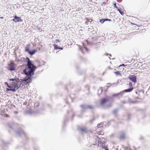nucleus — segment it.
I'll use <instances>...</instances> for the list:
<instances>
[{
  "label": "nucleus",
  "mask_w": 150,
  "mask_h": 150,
  "mask_svg": "<svg viewBox=\"0 0 150 150\" xmlns=\"http://www.w3.org/2000/svg\"><path fill=\"white\" fill-rule=\"evenodd\" d=\"M28 62L27 65V68H25L24 71L25 74L28 77H30L31 76L33 75L34 72L37 67L34 65L32 63V62L30 60L29 58H27Z\"/></svg>",
  "instance_id": "obj_1"
},
{
  "label": "nucleus",
  "mask_w": 150,
  "mask_h": 150,
  "mask_svg": "<svg viewBox=\"0 0 150 150\" xmlns=\"http://www.w3.org/2000/svg\"><path fill=\"white\" fill-rule=\"evenodd\" d=\"M10 81L9 83V85L7 82L5 83L6 84L7 87L8 88H6V91H12L14 92L16 91V90H18L19 88L18 86V83L19 82L18 79H9Z\"/></svg>",
  "instance_id": "obj_2"
},
{
  "label": "nucleus",
  "mask_w": 150,
  "mask_h": 150,
  "mask_svg": "<svg viewBox=\"0 0 150 150\" xmlns=\"http://www.w3.org/2000/svg\"><path fill=\"white\" fill-rule=\"evenodd\" d=\"M16 69L15 67V64L11 62L8 65V69L10 71L14 70Z\"/></svg>",
  "instance_id": "obj_3"
},
{
  "label": "nucleus",
  "mask_w": 150,
  "mask_h": 150,
  "mask_svg": "<svg viewBox=\"0 0 150 150\" xmlns=\"http://www.w3.org/2000/svg\"><path fill=\"white\" fill-rule=\"evenodd\" d=\"M14 19L13 20V21L15 22H22L23 21L22 19L20 17H19L16 16H15L14 17Z\"/></svg>",
  "instance_id": "obj_4"
},
{
  "label": "nucleus",
  "mask_w": 150,
  "mask_h": 150,
  "mask_svg": "<svg viewBox=\"0 0 150 150\" xmlns=\"http://www.w3.org/2000/svg\"><path fill=\"white\" fill-rule=\"evenodd\" d=\"M129 79L132 82L135 83L136 82V77L135 75H130L129 77Z\"/></svg>",
  "instance_id": "obj_5"
},
{
  "label": "nucleus",
  "mask_w": 150,
  "mask_h": 150,
  "mask_svg": "<svg viewBox=\"0 0 150 150\" xmlns=\"http://www.w3.org/2000/svg\"><path fill=\"white\" fill-rule=\"evenodd\" d=\"M108 97L103 98L101 100L100 104L101 105H103L108 102Z\"/></svg>",
  "instance_id": "obj_6"
},
{
  "label": "nucleus",
  "mask_w": 150,
  "mask_h": 150,
  "mask_svg": "<svg viewBox=\"0 0 150 150\" xmlns=\"http://www.w3.org/2000/svg\"><path fill=\"white\" fill-rule=\"evenodd\" d=\"M31 81V80L30 79H28L25 80L23 81V83L24 85H26L28 83H30Z\"/></svg>",
  "instance_id": "obj_7"
},
{
  "label": "nucleus",
  "mask_w": 150,
  "mask_h": 150,
  "mask_svg": "<svg viewBox=\"0 0 150 150\" xmlns=\"http://www.w3.org/2000/svg\"><path fill=\"white\" fill-rule=\"evenodd\" d=\"M100 138L98 136L95 139V144H93L94 145H98L99 144L100 142Z\"/></svg>",
  "instance_id": "obj_8"
},
{
  "label": "nucleus",
  "mask_w": 150,
  "mask_h": 150,
  "mask_svg": "<svg viewBox=\"0 0 150 150\" xmlns=\"http://www.w3.org/2000/svg\"><path fill=\"white\" fill-rule=\"evenodd\" d=\"M117 10L119 12L120 14L122 15H123L126 13V11L125 10H122V9L118 8Z\"/></svg>",
  "instance_id": "obj_9"
},
{
  "label": "nucleus",
  "mask_w": 150,
  "mask_h": 150,
  "mask_svg": "<svg viewBox=\"0 0 150 150\" xmlns=\"http://www.w3.org/2000/svg\"><path fill=\"white\" fill-rule=\"evenodd\" d=\"M85 19L86 21L85 22V24L86 25H88L89 22L91 23L93 21V20L92 19H89L87 18H85Z\"/></svg>",
  "instance_id": "obj_10"
},
{
  "label": "nucleus",
  "mask_w": 150,
  "mask_h": 150,
  "mask_svg": "<svg viewBox=\"0 0 150 150\" xmlns=\"http://www.w3.org/2000/svg\"><path fill=\"white\" fill-rule=\"evenodd\" d=\"M81 130L82 132L86 133L87 132V130L86 128L83 127L81 129Z\"/></svg>",
  "instance_id": "obj_11"
},
{
  "label": "nucleus",
  "mask_w": 150,
  "mask_h": 150,
  "mask_svg": "<svg viewBox=\"0 0 150 150\" xmlns=\"http://www.w3.org/2000/svg\"><path fill=\"white\" fill-rule=\"evenodd\" d=\"M122 96V92L114 94H113V97H117L119 96Z\"/></svg>",
  "instance_id": "obj_12"
},
{
  "label": "nucleus",
  "mask_w": 150,
  "mask_h": 150,
  "mask_svg": "<svg viewBox=\"0 0 150 150\" xmlns=\"http://www.w3.org/2000/svg\"><path fill=\"white\" fill-rule=\"evenodd\" d=\"M27 47H26L25 48V51L28 52V53L30 51L29 50V47L30 46V45L28 44L27 45Z\"/></svg>",
  "instance_id": "obj_13"
},
{
  "label": "nucleus",
  "mask_w": 150,
  "mask_h": 150,
  "mask_svg": "<svg viewBox=\"0 0 150 150\" xmlns=\"http://www.w3.org/2000/svg\"><path fill=\"white\" fill-rule=\"evenodd\" d=\"M53 45L54 46V49L55 50H57L58 49H60L61 50H62L63 49V48H61L59 46H58L57 45L54 44Z\"/></svg>",
  "instance_id": "obj_14"
},
{
  "label": "nucleus",
  "mask_w": 150,
  "mask_h": 150,
  "mask_svg": "<svg viewBox=\"0 0 150 150\" xmlns=\"http://www.w3.org/2000/svg\"><path fill=\"white\" fill-rule=\"evenodd\" d=\"M37 50H33L32 51H30V52L29 53V54L31 55H32L34 54H35V53L37 52Z\"/></svg>",
  "instance_id": "obj_15"
},
{
  "label": "nucleus",
  "mask_w": 150,
  "mask_h": 150,
  "mask_svg": "<svg viewBox=\"0 0 150 150\" xmlns=\"http://www.w3.org/2000/svg\"><path fill=\"white\" fill-rule=\"evenodd\" d=\"M133 89V87L130 88L129 89L125 90L124 91L126 92H129L131 91Z\"/></svg>",
  "instance_id": "obj_16"
},
{
  "label": "nucleus",
  "mask_w": 150,
  "mask_h": 150,
  "mask_svg": "<svg viewBox=\"0 0 150 150\" xmlns=\"http://www.w3.org/2000/svg\"><path fill=\"white\" fill-rule=\"evenodd\" d=\"M114 73L117 76L121 75V73L118 71H115Z\"/></svg>",
  "instance_id": "obj_17"
},
{
  "label": "nucleus",
  "mask_w": 150,
  "mask_h": 150,
  "mask_svg": "<svg viewBox=\"0 0 150 150\" xmlns=\"http://www.w3.org/2000/svg\"><path fill=\"white\" fill-rule=\"evenodd\" d=\"M97 127L98 128L103 127V124L102 123H100V124H98Z\"/></svg>",
  "instance_id": "obj_18"
},
{
  "label": "nucleus",
  "mask_w": 150,
  "mask_h": 150,
  "mask_svg": "<svg viewBox=\"0 0 150 150\" xmlns=\"http://www.w3.org/2000/svg\"><path fill=\"white\" fill-rule=\"evenodd\" d=\"M130 88H132L133 87H132V83L131 82H129L128 84Z\"/></svg>",
  "instance_id": "obj_19"
},
{
  "label": "nucleus",
  "mask_w": 150,
  "mask_h": 150,
  "mask_svg": "<svg viewBox=\"0 0 150 150\" xmlns=\"http://www.w3.org/2000/svg\"><path fill=\"white\" fill-rule=\"evenodd\" d=\"M120 137L121 139H123L125 137V135L124 134H123L120 135Z\"/></svg>",
  "instance_id": "obj_20"
},
{
  "label": "nucleus",
  "mask_w": 150,
  "mask_h": 150,
  "mask_svg": "<svg viewBox=\"0 0 150 150\" xmlns=\"http://www.w3.org/2000/svg\"><path fill=\"white\" fill-rule=\"evenodd\" d=\"M105 21V19H102V20H100V22L101 23H103Z\"/></svg>",
  "instance_id": "obj_21"
},
{
  "label": "nucleus",
  "mask_w": 150,
  "mask_h": 150,
  "mask_svg": "<svg viewBox=\"0 0 150 150\" xmlns=\"http://www.w3.org/2000/svg\"><path fill=\"white\" fill-rule=\"evenodd\" d=\"M101 132H97V134L99 135H104V133H103V134H101Z\"/></svg>",
  "instance_id": "obj_22"
},
{
  "label": "nucleus",
  "mask_w": 150,
  "mask_h": 150,
  "mask_svg": "<svg viewBox=\"0 0 150 150\" xmlns=\"http://www.w3.org/2000/svg\"><path fill=\"white\" fill-rule=\"evenodd\" d=\"M114 6L115 8H116L117 9H118V8H117V5H116V3H115L114 4Z\"/></svg>",
  "instance_id": "obj_23"
},
{
  "label": "nucleus",
  "mask_w": 150,
  "mask_h": 150,
  "mask_svg": "<svg viewBox=\"0 0 150 150\" xmlns=\"http://www.w3.org/2000/svg\"><path fill=\"white\" fill-rule=\"evenodd\" d=\"M105 21H111V20L110 19H105Z\"/></svg>",
  "instance_id": "obj_24"
},
{
  "label": "nucleus",
  "mask_w": 150,
  "mask_h": 150,
  "mask_svg": "<svg viewBox=\"0 0 150 150\" xmlns=\"http://www.w3.org/2000/svg\"><path fill=\"white\" fill-rule=\"evenodd\" d=\"M4 116L5 117H9V116L8 115H7V114H5L4 115Z\"/></svg>",
  "instance_id": "obj_25"
},
{
  "label": "nucleus",
  "mask_w": 150,
  "mask_h": 150,
  "mask_svg": "<svg viewBox=\"0 0 150 150\" xmlns=\"http://www.w3.org/2000/svg\"><path fill=\"white\" fill-rule=\"evenodd\" d=\"M55 41L56 43H58V42H59V41L58 39L56 40Z\"/></svg>",
  "instance_id": "obj_26"
},
{
  "label": "nucleus",
  "mask_w": 150,
  "mask_h": 150,
  "mask_svg": "<svg viewBox=\"0 0 150 150\" xmlns=\"http://www.w3.org/2000/svg\"><path fill=\"white\" fill-rule=\"evenodd\" d=\"M106 147H104V148L105 149H106V150H108V149H106Z\"/></svg>",
  "instance_id": "obj_27"
},
{
  "label": "nucleus",
  "mask_w": 150,
  "mask_h": 150,
  "mask_svg": "<svg viewBox=\"0 0 150 150\" xmlns=\"http://www.w3.org/2000/svg\"><path fill=\"white\" fill-rule=\"evenodd\" d=\"M4 18L3 17H0V18L3 19Z\"/></svg>",
  "instance_id": "obj_28"
}]
</instances>
